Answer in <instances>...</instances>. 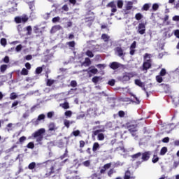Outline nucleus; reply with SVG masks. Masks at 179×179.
<instances>
[{
	"label": "nucleus",
	"instance_id": "nucleus-21",
	"mask_svg": "<svg viewBox=\"0 0 179 179\" xmlns=\"http://www.w3.org/2000/svg\"><path fill=\"white\" fill-rule=\"evenodd\" d=\"M92 64V62L90 61V59L89 58H85V62L82 64L83 66H89Z\"/></svg>",
	"mask_w": 179,
	"mask_h": 179
},
{
	"label": "nucleus",
	"instance_id": "nucleus-64",
	"mask_svg": "<svg viewBox=\"0 0 179 179\" xmlns=\"http://www.w3.org/2000/svg\"><path fill=\"white\" fill-rule=\"evenodd\" d=\"M29 17L30 19H31V20H34V19H36V15H34V13L31 12Z\"/></svg>",
	"mask_w": 179,
	"mask_h": 179
},
{
	"label": "nucleus",
	"instance_id": "nucleus-56",
	"mask_svg": "<svg viewBox=\"0 0 179 179\" xmlns=\"http://www.w3.org/2000/svg\"><path fill=\"white\" fill-rule=\"evenodd\" d=\"M172 20H173V22H179V15L173 16Z\"/></svg>",
	"mask_w": 179,
	"mask_h": 179
},
{
	"label": "nucleus",
	"instance_id": "nucleus-23",
	"mask_svg": "<svg viewBox=\"0 0 179 179\" xmlns=\"http://www.w3.org/2000/svg\"><path fill=\"white\" fill-rule=\"evenodd\" d=\"M101 38L102 40H103V41H105V43H107L108 41V40H110V36H108V35L103 34L101 36Z\"/></svg>",
	"mask_w": 179,
	"mask_h": 179
},
{
	"label": "nucleus",
	"instance_id": "nucleus-18",
	"mask_svg": "<svg viewBox=\"0 0 179 179\" xmlns=\"http://www.w3.org/2000/svg\"><path fill=\"white\" fill-rule=\"evenodd\" d=\"M94 20V15L91 13V16H87L85 17V22H93Z\"/></svg>",
	"mask_w": 179,
	"mask_h": 179
},
{
	"label": "nucleus",
	"instance_id": "nucleus-51",
	"mask_svg": "<svg viewBox=\"0 0 179 179\" xmlns=\"http://www.w3.org/2000/svg\"><path fill=\"white\" fill-rule=\"evenodd\" d=\"M167 72L164 69H162L159 73L160 76H165Z\"/></svg>",
	"mask_w": 179,
	"mask_h": 179
},
{
	"label": "nucleus",
	"instance_id": "nucleus-13",
	"mask_svg": "<svg viewBox=\"0 0 179 179\" xmlns=\"http://www.w3.org/2000/svg\"><path fill=\"white\" fill-rule=\"evenodd\" d=\"M39 166H41V164L40 163L36 164L35 162H32L29 164L28 169H29V170H33V169L39 167Z\"/></svg>",
	"mask_w": 179,
	"mask_h": 179
},
{
	"label": "nucleus",
	"instance_id": "nucleus-61",
	"mask_svg": "<svg viewBox=\"0 0 179 179\" xmlns=\"http://www.w3.org/2000/svg\"><path fill=\"white\" fill-rule=\"evenodd\" d=\"M111 167V164H106L103 166V168H105V169L108 170V169H110Z\"/></svg>",
	"mask_w": 179,
	"mask_h": 179
},
{
	"label": "nucleus",
	"instance_id": "nucleus-27",
	"mask_svg": "<svg viewBox=\"0 0 179 179\" xmlns=\"http://www.w3.org/2000/svg\"><path fill=\"white\" fill-rule=\"evenodd\" d=\"M166 153H167V148L163 147L160 151V155H162V156H164Z\"/></svg>",
	"mask_w": 179,
	"mask_h": 179
},
{
	"label": "nucleus",
	"instance_id": "nucleus-7",
	"mask_svg": "<svg viewBox=\"0 0 179 179\" xmlns=\"http://www.w3.org/2000/svg\"><path fill=\"white\" fill-rule=\"evenodd\" d=\"M132 78V76L129 73H125L122 77L120 78L122 82H128Z\"/></svg>",
	"mask_w": 179,
	"mask_h": 179
},
{
	"label": "nucleus",
	"instance_id": "nucleus-47",
	"mask_svg": "<svg viewBox=\"0 0 179 179\" xmlns=\"http://www.w3.org/2000/svg\"><path fill=\"white\" fill-rule=\"evenodd\" d=\"M135 48H136V41H134L130 46V50H135Z\"/></svg>",
	"mask_w": 179,
	"mask_h": 179
},
{
	"label": "nucleus",
	"instance_id": "nucleus-46",
	"mask_svg": "<svg viewBox=\"0 0 179 179\" xmlns=\"http://www.w3.org/2000/svg\"><path fill=\"white\" fill-rule=\"evenodd\" d=\"M27 35L31 36V26H28L27 27Z\"/></svg>",
	"mask_w": 179,
	"mask_h": 179
},
{
	"label": "nucleus",
	"instance_id": "nucleus-39",
	"mask_svg": "<svg viewBox=\"0 0 179 179\" xmlns=\"http://www.w3.org/2000/svg\"><path fill=\"white\" fill-rule=\"evenodd\" d=\"M72 134H73L74 136H79V135H80V131H79V130L73 131L72 132Z\"/></svg>",
	"mask_w": 179,
	"mask_h": 179
},
{
	"label": "nucleus",
	"instance_id": "nucleus-5",
	"mask_svg": "<svg viewBox=\"0 0 179 179\" xmlns=\"http://www.w3.org/2000/svg\"><path fill=\"white\" fill-rule=\"evenodd\" d=\"M135 84L137 86H139V87H142V90H144V92H145L147 96H149V94L148 93V92H146V88L145 87L144 83H142V81H141V80H135Z\"/></svg>",
	"mask_w": 179,
	"mask_h": 179
},
{
	"label": "nucleus",
	"instance_id": "nucleus-36",
	"mask_svg": "<svg viewBox=\"0 0 179 179\" xmlns=\"http://www.w3.org/2000/svg\"><path fill=\"white\" fill-rule=\"evenodd\" d=\"M86 55H87V57H90V58H93V57H94V55H93V52L90 50L86 52Z\"/></svg>",
	"mask_w": 179,
	"mask_h": 179
},
{
	"label": "nucleus",
	"instance_id": "nucleus-42",
	"mask_svg": "<svg viewBox=\"0 0 179 179\" xmlns=\"http://www.w3.org/2000/svg\"><path fill=\"white\" fill-rule=\"evenodd\" d=\"M142 17H143V16H142V14H141V13H137L135 15V18L136 20H141V19H142Z\"/></svg>",
	"mask_w": 179,
	"mask_h": 179
},
{
	"label": "nucleus",
	"instance_id": "nucleus-30",
	"mask_svg": "<svg viewBox=\"0 0 179 179\" xmlns=\"http://www.w3.org/2000/svg\"><path fill=\"white\" fill-rule=\"evenodd\" d=\"M10 100H15V99H17V95L16 94V93L13 92L10 95Z\"/></svg>",
	"mask_w": 179,
	"mask_h": 179
},
{
	"label": "nucleus",
	"instance_id": "nucleus-52",
	"mask_svg": "<svg viewBox=\"0 0 179 179\" xmlns=\"http://www.w3.org/2000/svg\"><path fill=\"white\" fill-rule=\"evenodd\" d=\"M22 48H23V46H22V45H18L15 48V51H17V52H19L22 50Z\"/></svg>",
	"mask_w": 179,
	"mask_h": 179
},
{
	"label": "nucleus",
	"instance_id": "nucleus-31",
	"mask_svg": "<svg viewBox=\"0 0 179 179\" xmlns=\"http://www.w3.org/2000/svg\"><path fill=\"white\" fill-rule=\"evenodd\" d=\"M62 108H64V110H68L69 108V103L68 102H65L63 104L61 105Z\"/></svg>",
	"mask_w": 179,
	"mask_h": 179
},
{
	"label": "nucleus",
	"instance_id": "nucleus-19",
	"mask_svg": "<svg viewBox=\"0 0 179 179\" xmlns=\"http://www.w3.org/2000/svg\"><path fill=\"white\" fill-rule=\"evenodd\" d=\"M100 149V144L99 143H94L92 147L93 152H97Z\"/></svg>",
	"mask_w": 179,
	"mask_h": 179
},
{
	"label": "nucleus",
	"instance_id": "nucleus-32",
	"mask_svg": "<svg viewBox=\"0 0 179 179\" xmlns=\"http://www.w3.org/2000/svg\"><path fill=\"white\" fill-rule=\"evenodd\" d=\"M59 20H61V18L59 17H55L52 20V23H58L59 22Z\"/></svg>",
	"mask_w": 179,
	"mask_h": 179
},
{
	"label": "nucleus",
	"instance_id": "nucleus-28",
	"mask_svg": "<svg viewBox=\"0 0 179 179\" xmlns=\"http://www.w3.org/2000/svg\"><path fill=\"white\" fill-rule=\"evenodd\" d=\"M122 6H124V1L122 0H118L117 1V8L120 9H122Z\"/></svg>",
	"mask_w": 179,
	"mask_h": 179
},
{
	"label": "nucleus",
	"instance_id": "nucleus-26",
	"mask_svg": "<svg viewBox=\"0 0 179 179\" xmlns=\"http://www.w3.org/2000/svg\"><path fill=\"white\" fill-rule=\"evenodd\" d=\"M116 152H120V153H125V148L124 147H118L115 149Z\"/></svg>",
	"mask_w": 179,
	"mask_h": 179
},
{
	"label": "nucleus",
	"instance_id": "nucleus-59",
	"mask_svg": "<svg viewBox=\"0 0 179 179\" xmlns=\"http://www.w3.org/2000/svg\"><path fill=\"white\" fill-rule=\"evenodd\" d=\"M3 62H5V64H8L9 63V57L8 56H6L4 58H3Z\"/></svg>",
	"mask_w": 179,
	"mask_h": 179
},
{
	"label": "nucleus",
	"instance_id": "nucleus-57",
	"mask_svg": "<svg viewBox=\"0 0 179 179\" xmlns=\"http://www.w3.org/2000/svg\"><path fill=\"white\" fill-rule=\"evenodd\" d=\"M41 72H43V68L41 67H38L36 69V73H41Z\"/></svg>",
	"mask_w": 179,
	"mask_h": 179
},
{
	"label": "nucleus",
	"instance_id": "nucleus-4",
	"mask_svg": "<svg viewBox=\"0 0 179 179\" xmlns=\"http://www.w3.org/2000/svg\"><path fill=\"white\" fill-rule=\"evenodd\" d=\"M150 155H152L150 151L141 153V159H142L141 162H148V160L150 159Z\"/></svg>",
	"mask_w": 179,
	"mask_h": 179
},
{
	"label": "nucleus",
	"instance_id": "nucleus-25",
	"mask_svg": "<svg viewBox=\"0 0 179 179\" xmlns=\"http://www.w3.org/2000/svg\"><path fill=\"white\" fill-rule=\"evenodd\" d=\"M101 80V77L99 76H95L92 78V82L96 85V83L99 81Z\"/></svg>",
	"mask_w": 179,
	"mask_h": 179
},
{
	"label": "nucleus",
	"instance_id": "nucleus-63",
	"mask_svg": "<svg viewBox=\"0 0 179 179\" xmlns=\"http://www.w3.org/2000/svg\"><path fill=\"white\" fill-rule=\"evenodd\" d=\"M35 138H36V142L40 143V142H41V141H43V136H36Z\"/></svg>",
	"mask_w": 179,
	"mask_h": 179
},
{
	"label": "nucleus",
	"instance_id": "nucleus-62",
	"mask_svg": "<svg viewBox=\"0 0 179 179\" xmlns=\"http://www.w3.org/2000/svg\"><path fill=\"white\" fill-rule=\"evenodd\" d=\"M174 35L176 36V37H177V38H179V29H176L174 31Z\"/></svg>",
	"mask_w": 179,
	"mask_h": 179
},
{
	"label": "nucleus",
	"instance_id": "nucleus-45",
	"mask_svg": "<svg viewBox=\"0 0 179 179\" xmlns=\"http://www.w3.org/2000/svg\"><path fill=\"white\" fill-rule=\"evenodd\" d=\"M157 162H159V157H157L156 155H154L152 158V163H157Z\"/></svg>",
	"mask_w": 179,
	"mask_h": 179
},
{
	"label": "nucleus",
	"instance_id": "nucleus-40",
	"mask_svg": "<svg viewBox=\"0 0 179 179\" xmlns=\"http://www.w3.org/2000/svg\"><path fill=\"white\" fill-rule=\"evenodd\" d=\"M156 79L159 83H162L163 82V78L162 76H157Z\"/></svg>",
	"mask_w": 179,
	"mask_h": 179
},
{
	"label": "nucleus",
	"instance_id": "nucleus-41",
	"mask_svg": "<svg viewBox=\"0 0 179 179\" xmlns=\"http://www.w3.org/2000/svg\"><path fill=\"white\" fill-rule=\"evenodd\" d=\"M27 148H28V149H34V143L32 142L29 143Z\"/></svg>",
	"mask_w": 179,
	"mask_h": 179
},
{
	"label": "nucleus",
	"instance_id": "nucleus-58",
	"mask_svg": "<svg viewBox=\"0 0 179 179\" xmlns=\"http://www.w3.org/2000/svg\"><path fill=\"white\" fill-rule=\"evenodd\" d=\"M115 171L114 169H110L108 172V177H111V176H113V174H114Z\"/></svg>",
	"mask_w": 179,
	"mask_h": 179
},
{
	"label": "nucleus",
	"instance_id": "nucleus-6",
	"mask_svg": "<svg viewBox=\"0 0 179 179\" xmlns=\"http://www.w3.org/2000/svg\"><path fill=\"white\" fill-rule=\"evenodd\" d=\"M100 132H103V130L99 129L94 131V135L98 136V141H104V134Z\"/></svg>",
	"mask_w": 179,
	"mask_h": 179
},
{
	"label": "nucleus",
	"instance_id": "nucleus-15",
	"mask_svg": "<svg viewBox=\"0 0 179 179\" xmlns=\"http://www.w3.org/2000/svg\"><path fill=\"white\" fill-rule=\"evenodd\" d=\"M150 6H152V3H147L143 6L141 10L147 12V10H149V9L150 8Z\"/></svg>",
	"mask_w": 179,
	"mask_h": 179
},
{
	"label": "nucleus",
	"instance_id": "nucleus-16",
	"mask_svg": "<svg viewBox=\"0 0 179 179\" xmlns=\"http://www.w3.org/2000/svg\"><path fill=\"white\" fill-rule=\"evenodd\" d=\"M159 8H160V4L157 3H153L152 6L151 12H156L159 10Z\"/></svg>",
	"mask_w": 179,
	"mask_h": 179
},
{
	"label": "nucleus",
	"instance_id": "nucleus-9",
	"mask_svg": "<svg viewBox=\"0 0 179 179\" xmlns=\"http://www.w3.org/2000/svg\"><path fill=\"white\" fill-rule=\"evenodd\" d=\"M152 66V64L150 63V59H148L147 61H145L143 65V71H148L149 68Z\"/></svg>",
	"mask_w": 179,
	"mask_h": 179
},
{
	"label": "nucleus",
	"instance_id": "nucleus-10",
	"mask_svg": "<svg viewBox=\"0 0 179 179\" xmlns=\"http://www.w3.org/2000/svg\"><path fill=\"white\" fill-rule=\"evenodd\" d=\"M115 52L116 55H118V57H124V55H125V53H124V50L120 47L116 48Z\"/></svg>",
	"mask_w": 179,
	"mask_h": 179
},
{
	"label": "nucleus",
	"instance_id": "nucleus-12",
	"mask_svg": "<svg viewBox=\"0 0 179 179\" xmlns=\"http://www.w3.org/2000/svg\"><path fill=\"white\" fill-rule=\"evenodd\" d=\"M110 68L111 69H118L120 66H121V64L117 62H113L110 64Z\"/></svg>",
	"mask_w": 179,
	"mask_h": 179
},
{
	"label": "nucleus",
	"instance_id": "nucleus-8",
	"mask_svg": "<svg viewBox=\"0 0 179 179\" xmlns=\"http://www.w3.org/2000/svg\"><path fill=\"white\" fill-rule=\"evenodd\" d=\"M45 132V129H40L39 130L34 133L32 135L34 138H37V136H43V134H44Z\"/></svg>",
	"mask_w": 179,
	"mask_h": 179
},
{
	"label": "nucleus",
	"instance_id": "nucleus-53",
	"mask_svg": "<svg viewBox=\"0 0 179 179\" xmlns=\"http://www.w3.org/2000/svg\"><path fill=\"white\" fill-rule=\"evenodd\" d=\"M54 83V80L48 79L47 85L51 86Z\"/></svg>",
	"mask_w": 179,
	"mask_h": 179
},
{
	"label": "nucleus",
	"instance_id": "nucleus-38",
	"mask_svg": "<svg viewBox=\"0 0 179 179\" xmlns=\"http://www.w3.org/2000/svg\"><path fill=\"white\" fill-rule=\"evenodd\" d=\"M64 115H66V117H71L72 116V111L66 110L64 113Z\"/></svg>",
	"mask_w": 179,
	"mask_h": 179
},
{
	"label": "nucleus",
	"instance_id": "nucleus-48",
	"mask_svg": "<svg viewBox=\"0 0 179 179\" xmlns=\"http://www.w3.org/2000/svg\"><path fill=\"white\" fill-rule=\"evenodd\" d=\"M44 118H45V114H41V115H38L37 119L39 121H41V120H44Z\"/></svg>",
	"mask_w": 179,
	"mask_h": 179
},
{
	"label": "nucleus",
	"instance_id": "nucleus-22",
	"mask_svg": "<svg viewBox=\"0 0 179 179\" xmlns=\"http://www.w3.org/2000/svg\"><path fill=\"white\" fill-rule=\"evenodd\" d=\"M132 5H134V3L132 1H127L126 5L127 10H131V9H132Z\"/></svg>",
	"mask_w": 179,
	"mask_h": 179
},
{
	"label": "nucleus",
	"instance_id": "nucleus-1",
	"mask_svg": "<svg viewBox=\"0 0 179 179\" xmlns=\"http://www.w3.org/2000/svg\"><path fill=\"white\" fill-rule=\"evenodd\" d=\"M127 128L131 134V136L135 137V139H136L137 136H136V132L138 131V126L136 124H128Z\"/></svg>",
	"mask_w": 179,
	"mask_h": 179
},
{
	"label": "nucleus",
	"instance_id": "nucleus-2",
	"mask_svg": "<svg viewBox=\"0 0 179 179\" xmlns=\"http://www.w3.org/2000/svg\"><path fill=\"white\" fill-rule=\"evenodd\" d=\"M137 31L139 34H145L146 31V25L143 23H140L137 27Z\"/></svg>",
	"mask_w": 179,
	"mask_h": 179
},
{
	"label": "nucleus",
	"instance_id": "nucleus-50",
	"mask_svg": "<svg viewBox=\"0 0 179 179\" xmlns=\"http://www.w3.org/2000/svg\"><path fill=\"white\" fill-rule=\"evenodd\" d=\"M48 118H52L54 117V111H50L47 114Z\"/></svg>",
	"mask_w": 179,
	"mask_h": 179
},
{
	"label": "nucleus",
	"instance_id": "nucleus-33",
	"mask_svg": "<svg viewBox=\"0 0 179 179\" xmlns=\"http://www.w3.org/2000/svg\"><path fill=\"white\" fill-rule=\"evenodd\" d=\"M90 72H91V73H94V75H96V73L98 72V70L96 68H90Z\"/></svg>",
	"mask_w": 179,
	"mask_h": 179
},
{
	"label": "nucleus",
	"instance_id": "nucleus-24",
	"mask_svg": "<svg viewBox=\"0 0 179 179\" xmlns=\"http://www.w3.org/2000/svg\"><path fill=\"white\" fill-rule=\"evenodd\" d=\"M7 69H8V65H6V64L1 65L0 67V71H1V73H3L5 72V71H6Z\"/></svg>",
	"mask_w": 179,
	"mask_h": 179
},
{
	"label": "nucleus",
	"instance_id": "nucleus-60",
	"mask_svg": "<svg viewBox=\"0 0 179 179\" xmlns=\"http://www.w3.org/2000/svg\"><path fill=\"white\" fill-rule=\"evenodd\" d=\"M144 59H145V61H148V59H150V55L146 53L144 56Z\"/></svg>",
	"mask_w": 179,
	"mask_h": 179
},
{
	"label": "nucleus",
	"instance_id": "nucleus-34",
	"mask_svg": "<svg viewBox=\"0 0 179 179\" xmlns=\"http://www.w3.org/2000/svg\"><path fill=\"white\" fill-rule=\"evenodd\" d=\"M70 85L71 86V87H76L78 86V83L76 82V80H71Z\"/></svg>",
	"mask_w": 179,
	"mask_h": 179
},
{
	"label": "nucleus",
	"instance_id": "nucleus-11",
	"mask_svg": "<svg viewBox=\"0 0 179 179\" xmlns=\"http://www.w3.org/2000/svg\"><path fill=\"white\" fill-rule=\"evenodd\" d=\"M62 27H61L60 25H55L52 27L50 30V33L52 34L57 33V31H59V30H62Z\"/></svg>",
	"mask_w": 179,
	"mask_h": 179
},
{
	"label": "nucleus",
	"instance_id": "nucleus-29",
	"mask_svg": "<svg viewBox=\"0 0 179 179\" xmlns=\"http://www.w3.org/2000/svg\"><path fill=\"white\" fill-rule=\"evenodd\" d=\"M76 90H78V88L71 89L69 91V94H78V92H76Z\"/></svg>",
	"mask_w": 179,
	"mask_h": 179
},
{
	"label": "nucleus",
	"instance_id": "nucleus-14",
	"mask_svg": "<svg viewBox=\"0 0 179 179\" xmlns=\"http://www.w3.org/2000/svg\"><path fill=\"white\" fill-rule=\"evenodd\" d=\"M124 179H135V176H132L131 171H127L125 172Z\"/></svg>",
	"mask_w": 179,
	"mask_h": 179
},
{
	"label": "nucleus",
	"instance_id": "nucleus-20",
	"mask_svg": "<svg viewBox=\"0 0 179 179\" xmlns=\"http://www.w3.org/2000/svg\"><path fill=\"white\" fill-rule=\"evenodd\" d=\"M58 129V127L55 126V123H50L49 124V131H57Z\"/></svg>",
	"mask_w": 179,
	"mask_h": 179
},
{
	"label": "nucleus",
	"instance_id": "nucleus-55",
	"mask_svg": "<svg viewBox=\"0 0 179 179\" xmlns=\"http://www.w3.org/2000/svg\"><path fill=\"white\" fill-rule=\"evenodd\" d=\"M67 45L72 47V48L75 47V41L68 42Z\"/></svg>",
	"mask_w": 179,
	"mask_h": 179
},
{
	"label": "nucleus",
	"instance_id": "nucleus-54",
	"mask_svg": "<svg viewBox=\"0 0 179 179\" xmlns=\"http://www.w3.org/2000/svg\"><path fill=\"white\" fill-rule=\"evenodd\" d=\"M24 141H26V136H24L20 137L19 139L20 143H23V142H24Z\"/></svg>",
	"mask_w": 179,
	"mask_h": 179
},
{
	"label": "nucleus",
	"instance_id": "nucleus-37",
	"mask_svg": "<svg viewBox=\"0 0 179 179\" xmlns=\"http://www.w3.org/2000/svg\"><path fill=\"white\" fill-rule=\"evenodd\" d=\"M64 124L66 128H69V125L71 124V122L68 120H64Z\"/></svg>",
	"mask_w": 179,
	"mask_h": 179
},
{
	"label": "nucleus",
	"instance_id": "nucleus-49",
	"mask_svg": "<svg viewBox=\"0 0 179 179\" xmlns=\"http://www.w3.org/2000/svg\"><path fill=\"white\" fill-rule=\"evenodd\" d=\"M1 45H3V47H5V45H6V39L4 38H2L1 39Z\"/></svg>",
	"mask_w": 179,
	"mask_h": 179
},
{
	"label": "nucleus",
	"instance_id": "nucleus-35",
	"mask_svg": "<svg viewBox=\"0 0 179 179\" xmlns=\"http://www.w3.org/2000/svg\"><path fill=\"white\" fill-rule=\"evenodd\" d=\"M28 74H29V71H27V69H26L25 68L22 69L21 71V75L26 76Z\"/></svg>",
	"mask_w": 179,
	"mask_h": 179
},
{
	"label": "nucleus",
	"instance_id": "nucleus-3",
	"mask_svg": "<svg viewBox=\"0 0 179 179\" xmlns=\"http://www.w3.org/2000/svg\"><path fill=\"white\" fill-rule=\"evenodd\" d=\"M27 20H29V17H27V15H22L21 17H15V22H16L17 23H22V22L23 23H26V22H27Z\"/></svg>",
	"mask_w": 179,
	"mask_h": 179
},
{
	"label": "nucleus",
	"instance_id": "nucleus-44",
	"mask_svg": "<svg viewBox=\"0 0 179 179\" xmlns=\"http://www.w3.org/2000/svg\"><path fill=\"white\" fill-rule=\"evenodd\" d=\"M31 122L34 124V125H38V124H40V120L38 119H33Z\"/></svg>",
	"mask_w": 179,
	"mask_h": 179
},
{
	"label": "nucleus",
	"instance_id": "nucleus-43",
	"mask_svg": "<svg viewBox=\"0 0 179 179\" xmlns=\"http://www.w3.org/2000/svg\"><path fill=\"white\" fill-rule=\"evenodd\" d=\"M83 164L85 166V167H89V166H90V160L85 161L83 162Z\"/></svg>",
	"mask_w": 179,
	"mask_h": 179
},
{
	"label": "nucleus",
	"instance_id": "nucleus-17",
	"mask_svg": "<svg viewBox=\"0 0 179 179\" xmlns=\"http://www.w3.org/2000/svg\"><path fill=\"white\" fill-rule=\"evenodd\" d=\"M141 157H142V152H138L137 154L131 155L133 160H138V159H141Z\"/></svg>",
	"mask_w": 179,
	"mask_h": 179
}]
</instances>
